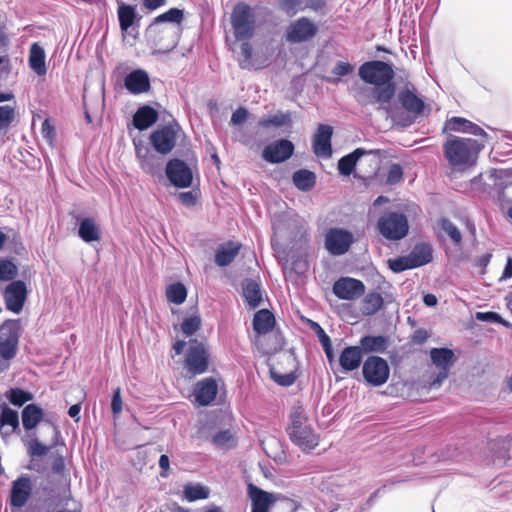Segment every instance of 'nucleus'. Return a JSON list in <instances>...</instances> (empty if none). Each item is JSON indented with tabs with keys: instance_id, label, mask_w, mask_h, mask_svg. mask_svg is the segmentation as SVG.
<instances>
[{
	"instance_id": "bf43d9fd",
	"label": "nucleus",
	"mask_w": 512,
	"mask_h": 512,
	"mask_svg": "<svg viewBox=\"0 0 512 512\" xmlns=\"http://www.w3.org/2000/svg\"><path fill=\"white\" fill-rule=\"evenodd\" d=\"M122 404L120 388H116L111 400V410L114 415H118L122 411Z\"/></svg>"
},
{
	"instance_id": "ddd939ff",
	"label": "nucleus",
	"mask_w": 512,
	"mask_h": 512,
	"mask_svg": "<svg viewBox=\"0 0 512 512\" xmlns=\"http://www.w3.org/2000/svg\"><path fill=\"white\" fill-rule=\"evenodd\" d=\"M317 26L306 17L292 22L286 30V39L290 43H301L313 38L317 33Z\"/></svg>"
},
{
	"instance_id": "7c9ffc66",
	"label": "nucleus",
	"mask_w": 512,
	"mask_h": 512,
	"mask_svg": "<svg viewBox=\"0 0 512 512\" xmlns=\"http://www.w3.org/2000/svg\"><path fill=\"white\" fill-rule=\"evenodd\" d=\"M29 66L39 76H43L47 72L45 51L38 43H33L30 47Z\"/></svg>"
},
{
	"instance_id": "69168bd1",
	"label": "nucleus",
	"mask_w": 512,
	"mask_h": 512,
	"mask_svg": "<svg viewBox=\"0 0 512 512\" xmlns=\"http://www.w3.org/2000/svg\"><path fill=\"white\" fill-rule=\"evenodd\" d=\"M180 201L186 206H192L196 202V196L193 192H182L179 195Z\"/></svg>"
},
{
	"instance_id": "9b49d317",
	"label": "nucleus",
	"mask_w": 512,
	"mask_h": 512,
	"mask_svg": "<svg viewBox=\"0 0 512 512\" xmlns=\"http://www.w3.org/2000/svg\"><path fill=\"white\" fill-rule=\"evenodd\" d=\"M166 176L172 185L178 188H188L193 183L191 168L180 159L168 161L165 169Z\"/></svg>"
},
{
	"instance_id": "79ce46f5",
	"label": "nucleus",
	"mask_w": 512,
	"mask_h": 512,
	"mask_svg": "<svg viewBox=\"0 0 512 512\" xmlns=\"http://www.w3.org/2000/svg\"><path fill=\"white\" fill-rule=\"evenodd\" d=\"M5 397L12 405L20 407L26 402L33 400L34 395L20 388H11L5 393Z\"/></svg>"
},
{
	"instance_id": "5fc2aeb1",
	"label": "nucleus",
	"mask_w": 512,
	"mask_h": 512,
	"mask_svg": "<svg viewBox=\"0 0 512 512\" xmlns=\"http://www.w3.org/2000/svg\"><path fill=\"white\" fill-rule=\"evenodd\" d=\"M271 378L281 386H290L295 382V375L293 373H279L275 368L270 369Z\"/></svg>"
},
{
	"instance_id": "4be33fe9",
	"label": "nucleus",
	"mask_w": 512,
	"mask_h": 512,
	"mask_svg": "<svg viewBox=\"0 0 512 512\" xmlns=\"http://www.w3.org/2000/svg\"><path fill=\"white\" fill-rule=\"evenodd\" d=\"M292 442L299 446L303 451L314 449L318 445V436L310 424L289 431Z\"/></svg>"
},
{
	"instance_id": "2f4dec72",
	"label": "nucleus",
	"mask_w": 512,
	"mask_h": 512,
	"mask_svg": "<svg viewBox=\"0 0 512 512\" xmlns=\"http://www.w3.org/2000/svg\"><path fill=\"white\" fill-rule=\"evenodd\" d=\"M243 296L251 308H256L262 301L260 284L252 279H245L242 283Z\"/></svg>"
},
{
	"instance_id": "f704fd0d",
	"label": "nucleus",
	"mask_w": 512,
	"mask_h": 512,
	"mask_svg": "<svg viewBox=\"0 0 512 512\" xmlns=\"http://www.w3.org/2000/svg\"><path fill=\"white\" fill-rule=\"evenodd\" d=\"M210 490L208 487L200 483H188L184 485L181 498L187 502H194L197 500L207 499Z\"/></svg>"
},
{
	"instance_id": "6e6d98bb",
	"label": "nucleus",
	"mask_w": 512,
	"mask_h": 512,
	"mask_svg": "<svg viewBox=\"0 0 512 512\" xmlns=\"http://www.w3.org/2000/svg\"><path fill=\"white\" fill-rule=\"evenodd\" d=\"M389 267L395 273H400L402 271L413 269L414 267L411 265L409 261V256L399 257L393 260H389Z\"/></svg>"
},
{
	"instance_id": "5701e85b",
	"label": "nucleus",
	"mask_w": 512,
	"mask_h": 512,
	"mask_svg": "<svg viewBox=\"0 0 512 512\" xmlns=\"http://www.w3.org/2000/svg\"><path fill=\"white\" fill-rule=\"evenodd\" d=\"M125 88L132 94H142L150 89L148 73L142 69H136L128 73L124 80Z\"/></svg>"
},
{
	"instance_id": "de8ad7c7",
	"label": "nucleus",
	"mask_w": 512,
	"mask_h": 512,
	"mask_svg": "<svg viewBox=\"0 0 512 512\" xmlns=\"http://www.w3.org/2000/svg\"><path fill=\"white\" fill-rule=\"evenodd\" d=\"M212 442L220 449H229L235 445L234 437L228 430L216 433L212 438Z\"/></svg>"
},
{
	"instance_id": "b1692460",
	"label": "nucleus",
	"mask_w": 512,
	"mask_h": 512,
	"mask_svg": "<svg viewBox=\"0 0 512 512\" xmlns=\"http://www.w3.org/2000/svg\"><path fill=\"white\" fill-rule=\"evenodd\" d=\"M19 428L18 412L9 408L5 403L0 404V435L2 438L10 436Z\"/></svg>"
},
{
	"instance_id": "4468645a",
	"label": "nucleus",
	"mask_w": 512,
	"mask_h": 512,
	"mask_svg": "<svg viewBox=\"0 0 512 512\" xmlns=\"http://www.w3.org/2000/svg\"><path fill=\"white\" fill-rule=\"evenodd\" d=\"M353 242V236L350 232L340 229H330L325 237V247L332 255L345 254Z\"/></svg>"
},
{
	"instance_id": "473e14b6",
	"label": "nucleus",
	"mask_w": 512,
	"mask_h": 512,
	"mask_svg": "<svg viewBox=\"0 0 512 512\" xmlns=\"http://www.w3.org/2000/svg\"><path fill=\"white\" fill-rule=\"evenodd\" d=\"M78 235L86 243L98 241L101 238L99 225L93 218H85L79 224Z\"/></svg>"
},
{
	"instance_id": "72a5a7b5",
	"label": "nucleus",
	"mask_w": 512,
	"mask_h": 512,
	"mask_svg": "<svg viewBox=\"0 0 512 512\" xmlns=\"http://www.w3.org/2000/svg\"><path fill=\"white\" fill-rule=\"evenodd\" d=\"M408 256L411 265L417 268L428 264L432 260V248L428 244H419L412 249Z\"/></svg>"
},
{
	"instance_id": "e2e57ef3",
	"label": "nucleus",
	"mask_w": 512,
	"mask_h": 512,
	"mask_svg": "<svg viewBox=\"0 0 512 512\" xmlns=\"http://www.w3.org/2000/svg\"><path fill=\"white\" fill-rule=\"evenodd\" d=\"M248 111L245 108H238L231 117V124L239 125L246 121Z\"/></svg>"
},
{
	"instance_id": "20e7f679",
	"label": "nucleus",
	"mask_w": 512,
	"mask_h": 512,
	"mask_svg": "<svg viewBox=\"0 0 512 512\" xmlns=\"http://www.w3.org/2000/svg\"><path fill=\"white\" fill-rule=\"evenodd\" d=\"M377 228L379 233L387 240L398 241L408 234V219L402 213H386L379 218Z\"/></svg>"
},
{
	"instance_id": "412c9836",
	"label": "nucleus",
	"mask_w": 512,
	"mask_h": 512,
	"mask_svg": "<svg viewBox=\"0 0 512 512\" xmlns=\"http://www.w3.org/2000/svg\"><path fill=\"white\" fill-rule=\"evenodd\" d=\"M398 101L408 112L420 114L424 110V102L416 94V88L411 82H407L405 87L398 93Z\"/></svg>"
},
{
	"instance_id": "f03ea898",
	"label": "nucleus",
	"mask_w": 512,
	"mask_h": 512,
	"mask_svg": "<svg viewBox=\"0 0 512 512\" xmlns=\"http://www.w3.org/2000/svg\"><path fill=\"white\" fill-rule=\"evenodd\" d=\"M354 91V98L361 106L377 105V109L390 113V102L395 96L394 84H370Z\"/></svg>"
},
{
	"instance_id": "aec40b11",
	"label": "nucleus",
	"mask_w": 512,
	"mask_h": 512,
	"mask_svg": "<svg viewBox=\"0 0 512 512\" xmlns=\"http://www.w3.org/2000/svg\"><path fill=\"white\" fill-rule=\"evenodd\" d=\"M217 393L218 385L211 377L197 382L193 391L195 402L200 406H208L211 404L215 400Z\"/></svg>"
},
{
	"instance_id": "58836bf2",
	"label": "nucleus",
	"mask_w": 512,
	"mask_h": 512,
	"mask_svg": "<svg viewBox=\"0 0 512 512\" xmlns=\"http://www.w3.org/2000/svg\"><path fill=\"white\" fill-rule=\"evenodd\" d=\"M294 185L301 191H309L316 182L315 174L306 169H300L294 172L292 177Z\"/></svg>"
},
{
	"instance_id": "2eb2a0df",
	"label": "nucleus",
	"mask_w": 512,
	"mask_h": 512,
	"mask_svg": "<svg viewBox=\"0 0 512 512\" xmlns=\"http://www.w3.org/2000/svg\"><path fill=\"white\" fill-rule=\"evenodd\" d=\"M333 128L327 124H319L313 136V152L320 158H329L332 155L331 139Z\"/></svg>"
},
{
	"instance_id": "4d7b16f0",
	"label": "nucleus",
	"mask_w": 512,
	"mask_h": 512,
	"mask_svg": "<svg viewBox=\"0 0 512 512\" xmlns=\"http://www.w3.org/2000/svg\"><path fill=\"white\" fill-rule=\"evenodd\" d=\"M403 177V169L399 164H392L389 167L386 182L389 185H395L402 180Z\"/></svg>"
},
{
	"instance_id": "338daca9",
	"label": "nucleus",
	"mask_w": 512,
	"mask_h": 512,
	"mask_svg": "<svg viewBox=\"0 0 512 512\" xmlns=\"http://www.w3.org/2000/svg\"><path fill=\"white\" fill-rule=\"evenodd\" d=\"M428 337L429 335L426 330L418 329L414 332L412 341L416 344H423L428 339Z\"/></svg>"
},
{
	"instance_id": "39448f33",
	"label": "nucleus",
	"mask_w": 512,
	"mask_h": 512,
	"mask_svg": "<svg viewBox=\"0 0 512 512\" xmlns=\"http://www.w3.org/2000/svg\"><path fill=\"white\" fill-rule=\"evenodd\" d=\"M358 75L366 84H394V70L384 61L373 60L363 63L358 69Z\"/></svg>"
},
{
	"instance_id": "8fccbe9b",
	"label": "nucleus",
	"mask_w": 512,
	"mask_h": 512,
	"mask_svg": "<svg viewBox=\"0 0 512 512\" xmlns=\"http://www.w3.org/2000/svg\"><path fill=\"white\" fill-rule=\"evenodd\" d=\"M239 65L243 69H250L252 64V46L249 42L244 41L240 46Z\"/></svg>"
},
{
	"instance_id": "f8f14e48",
	"label": "nucleus",
	"mask_w": 512,
	"mask_h": 512,
	"mask_svg": "<svg viewBox=\"0 0 512 512\" xmlns=\"http://www.w3.org/2000/svg\"><path fill=\"white\" fill-rule=\"evenodd\" d=\"M332 290L337 298L353 301L364 295L365 285L352 277H340L334 282Z\"/></svg>"
},
{
	"instance_id": "f257e3e1",
	"label": "nucleus",
	"mask_w": 512,
	"mask_h": 512,
	"mask_svg": "<svg viewBox=\"0 0 512 512\" xmlns=\"http://www.w3.org/2000/svg\"><path fill=\"white\" fill-rule=\"evenodd\" d=\"M484 147L483 143L471 138L450 136L443 146L444 155L449 164L457 169H463L474 164L478 153Z\"/></svg>"
},
{
	"instance_id": "6ab92c4d",
	"label": "nucleus",
	"mask_w": 512,
	"mask_h": 512,
	"mask_svg": "<svg viewBox=\"0 0 512 512\" xmlns=\"http://www.w3.org/2000/svg\"><path fill=\"white\" fill-rule=\"evenodd\" d=\"M32 493V482L28 476H21L12 482L10 504L15 508L23 507Z\"/></svg>"
},
{
	"instance_id": "ea45409f",
	"label": "nucleus",
	"mask_w": 512,
	"mask_h": 512,
	"mask_svg": "<svg viewBox=\"0 0 512 512\" xmlns=\"http://www.w3.org/2000/svg\"><path fill=\"white\" fill-rule=\"evenodd\" d=\"M117 14L121 31L127 32L136 18L135 7L128 4H121L118 7Z\"/></svg>"
},
{
	"instance_id": "1a4fd4ad",
	"label": "nucleus",
	"mask_w": 512,
	"mask_h": 512,
	"mask_svg": "<svg viewBox=\"0 0 512 512\" xmlns=\"http://www.w3.org/2000/svg\"><path fill=\"white\" fill-rule=\"evenodd\" d=\"M430 358L433 365L439 369V373L431 381L430 385L432 388H438L448 377L449 370L455 362V355L449 348H432L430 350Z\"/></svg>"
},
{
	"instance_id": "a878e982",
	"label": "nucleus",
	"mask_w": 512,
	"mask_h": 512,
	"mask_svg": "<svg viewBox=\"0 0 512 512\" xmlns=\"http://www.w3.org/2000/svg\"><path fill=\"white\" fill-rule=\"evenodd\" d=\"M445 127L454 132L468 133L484 138L488 136L480 126L462 117H452L447 120Z\"/></svg>"
},
{
	"instance_id": "c03bdc74",
	"label": "nucleus",
	"mask_w": 512,
	"mask_h": 512,
	"mask_svg": "<svg viewBox=\"0 0 512 512\" xmlns=\"http://www.w3.org/2000/svg\"><path fill=\"white\" fill-rule=\"evenodd\" d=\"M183 17H184V15H183L182 10H180L178 8H171L168 11H166L165 13L158 15L154 19V21L150 27H152L153 25L159 24V23H164V22H172V23L179 24L182 22Z\"/></svg>"
},
{
	"instance_id": "a19ab883",
	"label": "nucleus",
	"mask_w": 512,
	"mask_h": 512,
	"mask_svg": "<svg viewBox=\"0 0 512 512\" xmlns=\"http://www.w3.org/2000/svg\"><path fill=\"white\" fill-rule=\"evenodd\" d=\"M291 123V113L277 112L268 117H262L258 124L261 127L268 128L270 126L281 127Z\"/></svg>"
},
{
	"instance_id": "09e8293b",
	"label": "nucleus",
	"mask_w": 512,
	"mask_h": 512,
	"mask_svg": "<svg viewBox=\"0 0 512 512\" xmlns=\"http://www.w3.org/2000/svg\"><path fill=\"white\" fill-rule=\"evenodd\" d=\"M291 425L290 430L300 429V427L307 425V417L304 409L301 406H294L290 413Z\"/></svg>"
},
{
	"instance_id": "680f3d73",
	"label": "nucleus",
	"mask_w": 512,
	"mask_h": 512,
	"mask_svg": "<svg viewBox=\"0 0 512 512\" xmlns=\"http://www.w3.org/2000/svg\"><path fill=\"white\" fill-rule=\"evenodd\" d=\"M353 71V66L348 62L339 61L334 66L332 72L337 76H346Z\"/></svg>"
},
{
	"instance_id": "13d9d810",
	"label": "nucleus",
	"mask_w": 512,
	"mask_h": 512,
	"mask_svg": "<svg viewBox=\"0 0 512 512\" xmlns=\"http://www.w3.org/2000/svg\"><path fill=\"white\" fill-rule=\"evenodd\" d=\"M301 0H282V8L289 15L293 16L301 9Z\"/></svg>"
},
{
	"instance_id": "37998d69",
	"label": "nucleus",
	"mask_w": 512,
	"mask_h": 512,
	"mask_svg": "<svg viewBox=\"0 0 512 512\" xmlns=\"http://www.w3.org/2000/svg\"><path fill=\"white\" fill-rule=\"evenodd\" d=\"M167 299L174 304H182L187 297V290L182 283H174L166 290Z\"/></svg>"
},
{
	"instance_id": "9d476101",
	"label": "nucleus",
	"mask_w": 512,
	"mask_h": 512,
	"mask_svg": "<svg viewBox=\"0 0 512 512\" xmlns=\"http://www.w3.org/2000/svg\"><path fill=\"white\" fill-rule=\"evenodd\" d=\"M27 285L22 280L9 283L3 292L4 304L8 311L19 314L27 299Z\"/></svg>"
},
{
	"instance_id": "c9c22d12",
	"label": "nucleus",
	"mask_w": 512,
	"mask_h": 512,
	"mask_svg": "<svg viewBox=\"0 0 512 512\" xmlns=\"http://www.w3.org/2000/svg\"><path fill=\"white\" fill-rule=\"evenodd\" d=\"M365 154H368V151L357 148L352 153L343 156L338 161L339 173L343 176H349L353 172L357 161Z\"/></svg>"
},
{
	"instance_id": "4c0bfd02",
	"label": "nucleus",
	"mask_w": 512,
	"mask_h": 512,
	"mask_svg": "<svg viewBox=\"0 0 512 512\" xmlns=\"http://www.w3.org/2000/svg\"><path fill=\"white\" fill-rule=\"evenodd\" d=\"M384 304L383 297L378 292H369L361 302V312L365 316H372L377 313Z\"/></svg>"
},
{
	"instance_id": "393cba45",
	"label": "nucleus",
	"mask_w": 512,
	"mask_h": 512,
	"mask_svg": "<svg viewBox=\"0 0 512 512\" xmlns=\"http://www.w3.org/2000/svg\"><path fill=\"white\" fill-rule=\"evenodd\" d=\"M363 353L359 346H348L339 356V364L346 373L358 369L362 363Z\"/></svg>"
},
{
	"instance_id": "a211bd4d",
	"label": "nucleus",
	"mask_w": 512,
	"mask_h": 512,
	"mask_svg": "<svg viewBox=\"0 0 512 512\" xmlns=\"http://www.w3.org/2000/svg\"><path fill=\"white\" fill-rule=\"evenodd\" d=\"M154 149L161 154H168L175 146L176 132L171 126H164L150 136Z\"/></svg>"
},
{
	"instance_id": "0eeeda50",
	"label": "nucleus",
	"mask_w": 512,
	"mask_h": 512,
	"mask_svg": "<svg viewBox=\"0 0 512 512\" xmlns=\"http://www.w3.org/2000/svg\"><path fill=\"white\" fill-rule=\"evenodd\" d=\"M362 374L368 384L379 387L387 382L390 368L385 359L379 356H369L363 362Z\"/></svg>"
},
{
	"instance_id": "423d86ee",
	"label": "nucleus",
	"mask_w": 512,
	"mask_h": 512,
	"mask_svg": "<svg viewBox=\"0 0 512 512\" xmlns=\"http://www.w3.org/2000/svg\"><path fill=\"white\" fill-rule=\"evenodd\" d=\"M231 23L238 40H248L252 37L255 27V17L249 5L239 3L231 14Z\"/></svg>"
},
{
	"instance_id": "c85d7f7f",
	"label": "nucleus",
	"mask_w": 512,
	"mask_h": 512,
	"mask_svg": "<svg viewBox=\"0 0 512 512\" xmlns=\"http://www.w3.org/2000/svg\"><path fill=\"white\" fill-rule=\"evenodd\" d=\"M44 412L38 405L31 403L26 405L22 412V425L26 431H31L43 420Z\"/></svg>"
},
{
	"instance_id": "774afa93",
	"label": "nucleus",
	"mask_w": 512,
	"mask_h": 512,
	"mask_svg": "<svg viewBox=\"0 0 512 512\" xmlns=\"http://www.w3.org/2000/svg\"><path fill=\"white\" fill-rule=\"evenodd\" d=\"M166 4V0H143V6L150 11L156 10Z\"/></svg>"
},
{
	"instance_id": "49530a36",
	"label": "nucleus",
	"mask_w": 512,
	"mask_h": 512,
	"mask_svg": "<svg viewBox=\"0 0 512 512\" xmlns=\"http://www.w3.org/2000/svg\"><path fill=\"white\" fill-rule=\"evenodd\" d=\"M18 274L17 266L9 259H0V280L11 281Z\"/></svg>"
},
{
	"instance_id": "bb28decb",
	"label": "nucleus",
	"mask_w": 512,
	"mask_h": 512,
	"mask_svg": "<svg viewBox=\"0 0 512 512\" xmlns=\"http://www.w3.org/2000/svg\"><path fill=\"white\" fill-rule=\"evenodd\" d=\"M241 249V244L228 241L221 244L215 253V263L219 267H225L231 264Z\"/></svg>"
},
{
	"instance_id": "7ed1b4c3",
	"label": "nucleus",
	"mask_w": 512,
	"mask_h": 512,
	"mask_svg": "<svg viewBox=\"0 0 512 512\" xmlns=\"http://www.w3.org/2000/svg\"><path fill=\"white\" fill-rule=\"evenodd\" d=\"M22 332L20 319H8L0 325V356L13 359L18 353Z\"/></svg>"
},
{
	"instance_id": "f3484780",
	"label": "nucleus",
	"mask_w": 512,
	"mask_h": 512,
	"mask_svg": "<svg viewBox=\"0 0 512 512\" xmlns=\"http://www.w3.org/2000/svg\"><path fill=\"white\" fill-rule=\"evenodd\" d=\"M294 151V145L289 140H278L266 146L262 156L269 163H280L289 159Z\"/></svg>"
},
{
	"instance_id": "052dcab7",
	"label": "nucleus",
	"mask_w": 512,
	"mask_h": 512,
	"mask_svg": "<svg viewBox=\"0 0 512 512\" xmlns=\"http://www.w3.org/2000/svg\"><path fill=\"white\" fill-rule=\"evenodd\" d=\"M476 319L483 322L500 323L502 318L495 312H477L475 315Z\"/></svg>"
},
{
	"instance_id": "e433bc0d",
	"label": "nucleus",
	"mask_w": 512,
	"mask_h": 512,
	"mask_svg": "<svg viewBox=\"0 0 512 512\" xmlns=\"http://www.w3.org/2000/svg\"><path fill=\"white\" fill-rule=\"evenodd\" d=\"M275 324L273 314L267 309L259 310L253 319V328L258 334H266L272 330Z\"/></svg>"
},
{
	"instance_id": "6e6552de",
	"label": "nucleus",
	"mask_w": 512,
	"mask_h": 512,
	"mask_svg": "<svg viewBox=\"0 0 512 512\" xmlns=\"http://www.w3.org/2000/svg\"><path fill=\"white\" fill-rule=\"evenodd\" d=\"M208 351L203 342L191 340L185 358L186 368L192 375L203 374L208 369Z\"/></svg>"
},
{
	"instance_id": "dca6fc26",
	"label": "nucleus",
	"mask_w": 512,
	"mask_h": 512,
	"mask_svg": "<svg viewBox=\"0 0 512 512\" xmlns=\"http://www.w3.org/2000/svg\"><path fill=\"white\" fill-rule=\"evenodd\" d=\"M247 490L252 505L251 512H269L278 500V495L266 492L252 483L248 484Z\"/></svg>"
},
{
	"instance_id": "a18cd8bd",
	"label": "nucleus",
	"mask_w": 512,
	"mask_h": 512,
	"mask_svg": "<svg viewBox=\"0 0 512 512\" xmlns=\"http://www.w3.org/2000/svg\"><path fill=\"white\" fill-rule=\"evenodd\" d=\"M23 441L31 457L44 456L50 450L49 446L42 444L36 437Z\"/></svg>"
},
{
	"instance_id": "3c124183",
	"label": "nucleus",
	"mask_w": 512,
	"mask_h": 512,
	"mask_svg": "<svg viewBox=\"0 0 512 512\" xmlns=\"http://www.w3.org/2000/svg\"><path fill=\"white\" fill-rule=\"evenodd\" d=\"M15 119V107L11 105L0 106V131L10 127Z\"/></svg>"
},
{
	"instance_id": "603ef678",
	"label": "nucleus",
	"mask_w": 512,
	"mask_h": 512,
	"mask_svg": "<svg viewBox=\"0 0 512 512\" xmlns=\"http://www.w3.org/2000/svg\"><path fill=\"white\" fill-rule=\"evenodd\" d=\"M441 228L456 245H459L461 243V232L450 220L443 219L441 221Z\"/></svg>"
},
{
	"instance_id": "cd10ccee",
	"label": "nucleus",
	"mask_w": 512,
	"mask_h": 512,
	"mask_svg": "<svg viewBox=\"0 0 512 512\" xmlns=\"http://www.w3.org/2000/svg\"><path fill=\"white\" fill-rule=\"evenodd\" d=\"M388 338L383 335H366L361 337L359 341V348H361L362 353H384L388 348Z\"/></svg>"
},
{
	"instance_id": "0e129e2a",
	"label": "nucleus",
	"mask_w": 512,
	"mask_h": 512,
	"mask_svg": "<svg viewBox=\"0 0 512 512\" xmlns=\"http://www.w3.org/2000/svg\"><path fill=\"white\" fill-rule=\"evenodd\" d=\"M311 327L317 334L321 345L326 344L331 341L330 337L326 334V332L323 330V328L318 323L312 322Z\"/></svg>"
},
{
	"instance_id": "c756f323",
	"label": "nucleus",
	"mask_w": 512,
	"mask_h": 512,
	"mask_svg": "<svg viewBox=\"0 0 512 512\" xmlns=\"http://www.w3.org/2000/svg\"><path fill=\"white\" fill-rule=\"evenodd\" d=\"M158 119L157 111L150 106L140 107L133 116V125L138 130H145L152 126Z\"/></svg>"
},
{
	"instance_id": "864d4df0",
	"label": "nucleus",
	"mask_w": 512,
	"mask_h": 512,
	"mask_svg": "<svg viewBox=\"0 0 512 512\" xmlns=\"http://www.w3.org/2000/svg\"><path fill=\"white\" fill-rule=\"evenodd\" d=\"M201 325V319L199 316H191L183 320L181 324V330L186 336L193 335Z\"/></svg>"
}]
</instances>
